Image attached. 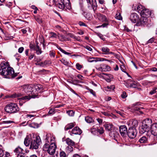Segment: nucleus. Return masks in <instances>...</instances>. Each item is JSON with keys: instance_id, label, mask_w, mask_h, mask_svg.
<instances>
[{"instance_id": "59", "label": "nucleus", "mask_w": 157, "mask_h": 157, "mask_svg": "<svg viewBox=\"0 0 157 157\" xmlns=\"http://www.w3.org/2000/svg\"><path fill=\"white\" fill-rule=\"evenodd\" d=\"M117 113L119 114L120 115L122 116L123 117H125V115L122 112L119 111H117Z\"/></svg>"}, {"instance_id": "2", "label": "nucleus", "mask_w": 157, "mask_h": 157, "mask_svg": "<svg viewBox=\"0 0 157 157\" xmlns=\"http://www.w3.org/2000/svg\"><path fill=\"white\" fill-rule=\"evenodd\" d=\"M33 90L32 91L31 96L27 95L23 97L20 99L23 100H29L31 98H35L37 97L36 94L41 92L43 90V86L40 84L35 85L33 86Z\"/></svg>"}, {"instance_id": "22", "label": "nucleus", "mask_w": 157, "mask_h": 157, "mask_svg": "<svg viewBox=\"0 0 157 157\" xmlns=\"http://www.w3.org/2000/svg\"><path fill=\"white\" fill-rule=\"evenodd\" d=\"M104 126L105 130L108 131H111L113 129V126L112 124H105Z\"/></svg>"}, {"instance_id": "23", "label": "nucleus", "mask_w": 157, "mask_h": 157, "mask_svg": "<svg viewBox=\"0 0 157 157\" xmlns=\"http://www.w3.org/2000/svg\"><path fill=\"white\" fill-rule=\"evenodd\" d=\"M143 109V107H141L136 105H134V106L132 108V109L133 110L135 111H138L140 113H143V112L140 110V109Z\"/></svg>"}, {"instance_id": "38", "label": "nucleus", "mask_w": 157, "mask_h": 157, "mask_svg": "<svg viewBox=\"0 0 157 157\" xmlns=\"http://www.w3.org/2000/svg\"><path fill=\"white\" fill-rule=\"evenodd\" d=\"M58 49L62 53H63L65 54L66 55H71V53L69 52H68L65 51H64V50L63 49L61 48L60 47H59L58 48Z\"/></svg>"}, {"instance_id": "34", "label": "nucleus", "mask_w": 157, "mask_h": 157, "mask_svg": "<svg viewBox=\"0 0 157 157\" xmlns=\"http://www.w3.org/2000/svg\"><path fill=\"white\" fill-rule=\"evenodd\" d=\"M131 80L129 79L126 81H124V84L125 85V86L127 87L128 88H129L130 86V83L131 82Z\"/></svg>"}, {"instance_id": "44", "label": "nucleus", "mask_w": 157, "mask_h": 157, "mask_svg": "<svg viewBox=\"0 0 157 157\" xmlns=\"http://www.w3.org/2000/svg\"><path fill=\"white\" fill-rule=\"evenodd\" d=\"M67 113L70 116H73L74 114V112L72 110H68L67 111Z\"/></svg>"}, {"instance_id": "62", "label": "nucleus", "mask_w": 157, "mask_h": 157, "mask_svg": "<svg viewBox=\"0 0 157 157\" xmlns=\"http://www.w3.org/2000/svg\"><path fill=\"white\" fill-rule=\"evenodd\" d=\"M49 146H50L48 144L46 143L44 146V150L45 148H48Z\"/></svg>"}, {"instance_id": "21", "label": "nucleus", "mask_w": 157, "mask_h": 157, "mask_svg": "<svg viewBox=\"0 0 157 157\" xmlns=\"http://www.w3.org/2000/svg\"><path fill=\"white\" fill-rule=\"evenodd\" d=\"M142 129V133H144L145 132H147L149 130V126L145 124L144 122H143L142 126L141 129Z\"/></svg>"}, {"instance_id": "24", "label": "nucleus", "mask_w": 157, "mask_h": 157, "mask_svg": "<svg viewBox=\"0 0 157 157\" xmlns=\"http://www.w3.org/2000/svg\"><path fill=\"white\" fill-rule=\"evenodd\" d=\"M65 141L66 143L69 145L73 146L75 145V142L69 138L66 139Z\"/></svg>"}, {"instance_id": "35", "label": "nucleus", "mask_w": 157, "mask_h": 157, "mask_svg": "<svg viewBox=\"0 0 157 157\" xmlns=\"http://www.w3.org/2000/svg\"><path fill=\"white\" fill-rule=\"evenodd\" d=\"M131 82L129 87H132L134 88H136L137 87V85L134 82L131 80Z\"/></svg>"}, {"instance_id": "42", "label": "nucleus", "mask_w": 157, "mask_h": 157, "mask_svg": "<svg viewBox=\"0 0 157 157\" xmlns=\"http://www.w3.org/2000/svg\"><path fill=\"white\" fill-rule=\"evenodd\" d=\"M100 18L101 19L102 21H107V20L105 16L101 14H100Z\"/></svg>"}, {"instance_id": "3", "label": "nucleus", "mask_w": 157, "mask_h": 157, "mask_svg": "<svg viewBox=\"0 0 157 157\" xmlns=\"http://www.w3.org/2000/svg\"><path fill=\"white\" fill-rule=\"evenodd\" d=\"M132 8L134 10L137 11L140 13L142 17H146L147 18V17H149L151 15L152 13L151 11H150L148 9H146L140 5L137 6L136 5L135 6L133 5Z\"/></svg>"}, {"instance_id": "19", "label": "nucleus", "mask_w": 157, "mask_h": 157, "mask_svg": "<svg viewBox=\"0 0 157 157\" xmlns=\"http://www.w3.org/2000/svg\"><path fill=\"white\" fill-rule=\"evenodd\" d=\"M7 65L5 63H1L0 67V74L2 75L3 74L4 71H6L7 67Z\"/></svg>"}, {"instance_id": "47", "label": "nucleus", "mask_w": 157, "mask_h": 157, "mask_svg": "<svg viewBox=\"0 0 157 157\" xmlns=\"http://www.w3.org/2000/svg\"><path fill=\"white\" fill-rule=\"evenodd\" d=\"M35 20L39 23H40L42 22V20L41 19L40 17H35Z\"/></svg>"}, {"instance_id": "7", "label": "nucleus", "mask_w": 157, "mask_h": 157, "mask_svg": "<svg viewBox=\"0 0 157 157\" xmlns=\"http://www.w3.org/2000/svg\"><path fill=\"white\" fill-rule=\"evenodd\" d=\"M56 147L55 143V138L53 137L52 139H51V144L47 150L48 152L50 155H53L55 152Z\"/></svg>"}, {"instance_id": "55", "label": "nucleus", "mask_w": 157, "mask_h": 157, "mask_svg": "<svg viewBox=\"0 0 157 157\" xmlns=\"http://www.w3.org/2000/svg\"><path fill=\"white\" fill-rule=\"evenodd\" d=\"M122 98H124L127 97L126 93L125 92H123V94L121 95Z\"/></svg>"}, {"instance_id": "60", "label": "nucleus", "mask_w": 157, "mask_h": 157, "mask_svg": "<svg viewBox=\"0 0 157 157\" xmlns=\"http://www.w3.org/2000/svg\"><path fill=\"white\" fill-rule=\"evenodd\" d=\"M24 48L23 47H21L18 49V52L20 53H21L24 50Z\"/></svg>"}, {"instance_id": "8", "label": "nucleus", "mask_w": 157, "mask_h": 157, "mask_svg": "<svg viewBox=\"0 0 157 157\" xmlns=\"http://www.w3.org/2000/svg\"><path fill=\"white\" fill-rule=\"evenodd\" d=\"M127 133L129 138H134L137 134L136 130L135 128H129Z\"/></svg>"}, {"instance_id": "16", "label": "nucleus", "mask_w": 157, "mask_h": 157, "mask_svg": "<svg viewBox=\"0 0 157 157\" xmlns=\"http://www.w3.org/2000/svg\"><path fill=\"white\" fill-rule=\"evenodd\" d=\"M151 132L152 134L155 136L157 135V123L153 124L151 127Z\"/></svg>"}, {"instance_id": "15", "label": "nucleus", "mask_w": 157, "mask_h": 157, "mask_svg": "<svg viewBox=\"0 0 157 157\" xmlns=\"http://www.w3.org/2000/svg\"><path fill=\"white\" fill-rule=\"evenodd\" d=\"M106 60V59L105 58L99 57H90L88 59V61L91 63L93 62H96L98 61H104V60Z\"/></svg>"}, {"instance_id": "61", "label": "nucleus", "mask_w": 157, "mask_h": 157, "mask_svg": "<svg viewBox=\"0 0 157 157\" xmlns=\"http://www.w3.org/2000/svg\"><path fill=\"white\" fill-rule=\"evenodd\" d=\"M85 48H86L88 50L91 51L92 50V48L89 46H86L85 47Z\"/></svg>"}, {"instance_id": "25", "label": "nucleus", "mask_w": 157, "mask_h": 157, "mask_svg": "<svg viewBox=\"0 0 157 157\" xmlns=\"http://www.w3.org/2000/svg\"><path fill=\"white\" fill-rule=\"evenodd\" d=\"M75 124L73 123H70L68 124L64 128L65 130L67 131L69 129L72 128L75 126Z\"/></svg>"}, {"instance_id": "52", "label": "nucleus", "mask_w": 157, "mask_h": 157, "mask_svg": "<svg viewBox=\"0 0 157 157\" xmlns=\"http://www.w3.org/2000/svg\"><path fill=\"white\" fill-rule=\"evenodd\" d=\"M61 61L65 65H67L68 64V62L64 59H62L61 60Z\"/></svg>"}, {"instance_id": "5", "label": "nucleus", "mask_w": 157, "mask_h": 157, "mask_svg": "<svg viewBox=\"0 0 157 157\" xmlns=\"http://www.w3.org/2000/svg\"><path fill=\"white\" fill-rule=\"evenodd\" d=\"M2 75L5 76L6 78H13L17 75V74H14L13 69L11 67H8L6 71H4Z\"/></svg>"}, {"instance_id": "40", "label": "nucleus", "mask_w": 157, "mask_h": 157, "mask_svg": "<svg viewBox=\"0 0 157 157\" xmlns=\"http://www.w3.org/2000/svg\"><path fill=\"white\" fill-rule=\"evenodd\" d=\"M115 88V86L113 85H111L110 86H107L106 87V90L108 91H110L113 90Z\"/></svg>"}, {"instance_id": "27", "label": "nucleus", "mask_w": 157, "mask_h": 157, "mask_svg": "<svg viewBox=\"0 0 157 157\" xmlns=\"http://www.w3.org/2000/svg\"><path fill=\"white\" fill-rule=\"evenodd\" d=\"M101 50L103 52L102 53L104 54H108L109 53V51H110L109 49L106 47L102 48Z\"/></svg>"}, {"instance_id": "18", "label": "nucleus", "mask_w": 157, "mask_h": 157, "mask_svg": "<svg viewBox=\"0 0 157 157\" xmlns=\"http://www.w3.org/2000/svg\"><path fill=\"white\" fill-rule=\"evenodd\" d=\"M82 133L81 129L78 127H76L73 128L71 131L70 135H72V134L75 135H80Z\"/></svg>"}, {"instance_id": "58", "label": "nucleus", "mask_w": 157, "mask_h": 157, "mask_svg": "<svg viewBox=\"0 0 157 157\" xmlns=\"http://www.w3.org/2000/svg\"><path fill=\"white\" fill-rule=\"evenodd\" d=\"M71 37L72 38L74 39H75L78 41H79L80 40L79 37H77V36H75L73 35H71Z\"/></svg>"}, {"instance_id": "14", "label": "nucleus", "mask_w": 157, "mask_h": 157, "mask_svg": "<svg viewBox=\"0 0 157 157\" xmlns=\"http://www.w3.org/2000/svg\"><path fill=\"white\" fill-rule=\"evenodd\" d=\"M130 19L132 22L135 23L137 22L139 18V16L136 13H132L130 17Z\"/></svg>"}, {"instance_id": "48", "label": "nucleus", "mask_w": 157, "mask_h": 157, "mask_svg": "<svg viewBox=\"0 0 157 157\" xmlns=\"http://www.w3.org/2000/svg\"><path fill=\"white\" fill-rule=\"evenodd\" d=\"M29 47L31 49L34 50L36 49V46H35V45L33 44H30L29 45Z\"/></svg>"}, {"instance_id": "1", "label": "nucleus", "mask_w": 157, "mask_h": 157, "mask_svg": "<svg viewBox=\"0 0 157 157\" xmlns=\"http://www.w3.org/2000/svg\"><path fill=\"white\" fill-rule=\"evenodd\" d=\"M55 4L59 9L63 10L64 9H70L71 8L69 0H53L51 2H48L47 3L49 6H51Z\"/></svg>"}, {"instance_id": "43", "label": "nucleus", "mask_w": 157, "mask_h": 157, "mask_svg": "<svg viewBox=\"0 0 157 157\" xmlns=\"http://www.w3.org/2000/svg\"><path fill=\"white\" fill-rule=\"evenodd\" d=\"M30 127L34 128H37L38 127V125L37 124L34 123H32L29 124Z\"/></svg>"}, {"instance_id": "53", "label": "nucleus", "mask_w": 157, "mask_h": 157, "mask_svg": "<svg viewBox=\"0 0 157 157\" xmlns=\"http://www.w3.org/2000/svg\"><path fill=\"white\" fill-rule=\"evenodd\" d=\"M157 89V88L155 87V88H154V89L151 90L150 92V94L151 95H152L153 94H154V93H155L156 92V90Z\"/></svg>"}, {"instance_id": "9", "label": "nucleus", "mask_w": 157, "mask_h": 157, "mask_svg": "<svg viewBox=\"0 0 157 157\" xmlns=\"http://www.w3.org/2000/svg\"><path fill=\"white\" fill-rule=\"evenodd\" d=\"M147 19L146 17H141L140 19L138 21L136 25L137 26H145L147 25Z\"/></svg>"}, {"instance_id": "37", "label": "nucleus", "mask_w": 157, "mask_h": 157, "mask_svg": "<svg viewBox=\"0 0 157 157\" xmlns=\"http://www.w3.org/2000/svg\"><path fill=\"white\" fill-rule=\"evenodd\" d=\"M115 18L119 20H122V18L121 15V13L118 12L117 13L116 15Z\"/></svg>"}, {"instance_id": "33", "label": "nucleus", "mask_w": 157, "mask_h": 157, "mask_svg": "<svg viewBox=\"0 0 157 157\" xmlns=\"http://www.w3.org/2000/svg\"><path fill=\"white\" fill-rule=\"evenodd\" d=\"M85 120L88 123H92L94 121V120L92 118L89 116H86L85 117Z\"/></svg>"}, {"instance_id": "54", "label": "nucleus", "mask_w": 157, "mask_h": 157, "mask_svg": "<svg viewBox=\"0 0 157 157\" xmlns=\"http://www.w3.org/2000/svg\"><path fill=\"white\" fill-rule=\"evenodd\" d=\"M154 41V39L153 38H151L147 42V44H149V43H153V42Z\"/></svg>"}, {"instance_id": "11", "label": "nucleus", "mask_w": 157, "mask_h": 157, "mask_svg": "<svg viewBox=\"0 0 157 157\" xmlns=\"http://www.w3.org/2000/svg\"><path fill=\"white\" fill-rule=\"evenodd\" d=\"M22 151L23 150L21 147H18L14 150V152L18 153L17 157H24L25 156L28 157L26 154L22 152Z\"/></svg>"}, {"instance_id": "39", "label": "nucleus", "mask_w": 157, "mask_h": 157, "mask_svg": "<svg viewBox=\"0 0 157 157\" xmlns=\"http://www.w3.org/2000/svg\"><path fill=\"white\" fill-rule=\"evenodd\" d=\"M65 150L66 151L70 152L73 151V148L71 146H67Z\"/></svg>"}, {"instance_id": "29", "label": "nucleus", "mask_w": 157, "mask_h": 157, "mask_svg": "<svg viewBox=\"0 0 157 157\" xmlns=\"http://www.w3.org/2000/svg\"><path fill=\"white\" fill-rule=\"evenodd\" d=\"M58 37L59 40L62 41H66L67 39L65 36L61 34H58Z\"/></svg>"}, {"instance_id": "50", "label": "nucleus", "mask_w": 157, "mask_h": 157, "mask_svg": "<svg viewBox=\"0 0 157 157\" xmlns=\"http://www.w3.org/2000/svg\"><path fill=\"white\" fill-rule=\"evenodd\" d=\"M49 55L51 57H54L55 56V52L53 51H50V52Z\"/></svg>"}, {"instance_id": "51", "label": "nucleus", "mask_w": 157, "mask_h": 157, "mask_svg": "<svg viewBox=\"0 0 157 157\" xmlns=\"http://www.w3.org/2000/svg\"><path fill=\"white\" fill-rule=\"evenodd\" d=\"M59 155L60 157H66V154L63 151L60 152Z\"/></svg>"}, {"instance_id": "4", "label": "nucleus", "mask_w": 157, "mask_h": 157, "mask_svg": "<svg viewBox=\"0 0 157 157\" xmlns=\"http://www.w3.org/2000/svg\"><path fill=\"white\" fill-rule=\"evenodd\" d=\"M5 111L8 113H15L19 110L17 105L15 103H11L8 104L4 108Z\"/></svg>"}, {"instance_id": "32", "label": "nucleus", "mask_w": 157, "mask_h": 157, "mask_svg": "<svg viewBox=\"0 0 157 157\" xmlns=\"http://www.w3.org/2000/svg\"><path fill=\"white\" fill-rule=\"evenodd\" d=\"M48 62L45 61L44 62H41L40 63L37 62L36 63V64L37 65H39L41 67H44L48 64Z\"/></svg>"}, {"instance_id": "26", "label": "nucleus", "mask_w": 157, "mask_h": 157, "mask_svg": "<svg viewBox=\"0 0 157 157\" xmlns=\"http://www.w3.org/2000/svg\"><path fill=\"white\" fill-rule=\"evenodd\" d=\"M139 142L142 144L146 143L147 142V138L145 136H143L139 139Z\"/></svg>"}, {"instance_id": "46", "label": "nucleus", "mask_w": 157, "mask_h": 157, "mask_svg": "<svg viewBox=\"0 0 157 157\" xmlns=\"http://www.w3.org/2000/svg\"><path fill=\"white\" fill-rule=\"evenodd\" d=\"M14 122L12 121H3L2 122V124H9L13 123Z\"/></svg>"}, {"instance_id": "13", "label": "nucleus", "mask_w": 157, "mask_h": 157, "mask_svg": "<svg viewBox=\"0 0 157 157\" xmlns=\"http://www.w3.org/2000/svg\"><path fill=\"white\" fill-rule=\"evenodd\" d=\"M33 86L32 85H24L23 87V90L25 93L29 94V96L30 95V93L31 92V93H32V91L33 90Z\"/></svg>"}, {"instance_id": "30", "label": "nucleus", "mask_w": 157, "mask_h": 157, "mask_svg": "<svg viewBox=\"0 0 157 157\" xmlns=\"http://www.w3.org/2000/svg\"><path fill=\"white\" fill-rule=\"evenodd\" d=\"M30 139L28 136H27L25 139L24 144L26 146H29L30 143Z\"/></svg>"}, {"instance_id": "36", "label": "nucleus", "mask_w": 157, "mask_h": 157, "mask_svg": "<svg viewBox=\"0 0 157 157\" xmlns=\"http://www.w3.org/2000/svg\"><path fill=\"white\" fill-rule=\"evenodd\" d=\"M121 70H122V71H123V72H124L125 73H126L127 74V75L129 76V77H130V75H129L127 73L126 71H125V70H126V68L125 67V66L124 65H122L121 66Z\"/></svg>"}, {"instance_id": "20", "label": "nucleus", "mask_w": 157, "mask_h": 157, "mask_svg": "<svg viewBox=\"0 0 157 157\" xmlns=\"http://www.w3.org/2000/svg\"><path fill=\"white\" fill-rule=\"evenodd\" d=\"M109 135L113 139H115L117 137L118 133L115 130L113 129L109 133Z\"/></svg>"}, {"instance_id": "31", "label": "nucleus", "mask_w": 157, "mask_h": 157, "mask_svg": "<svg viewBox=\"0 0 157 157\" xmlns=\"http://www.w3.org/2000/svg\"><path fill=\"white\" fill-rule=\"evenodd\" d=\"M35 50L36 51V53L38 55L40 54L42 52L41 49L38 45L36 46V49Z\"/></svg>"}, {"instance_id": "56", "label": "nucleus", "mask_w": 157, "mask_h": 157, "mask_svg": "<svg viewBox=\"0 0 157 157\" xmlns=\"http://www.w3.org/2000/svg\"><path fill=\"white\" fill-rule=\"evenodd\" d=\"M4 155V151L2 149H0V157H3Z\"/></svg>"}, {"instance_id": "17", "label": "nucleus", "mask_w": 157, "mask_h": 157, "mask_svg": "<svg viewBox=\"0 0 157 157\" xmlns=\"http://www.w3.org/2000/svg\"><path fill=\"white\" fill-rule=\"evenodd\" d=\"M127 124L131 128H135L138 125V121L136 120L132 119L128 121Z\"/></svg>"}, {"instance_id": "49", "label": "nucleus", "mask_w": 157, "mask_h": 157, "mask_svg": "<svg viewBox=\"0 0 157 157\" xmlns=\"http://www.w3.org/2000/svg\"><path fill=\"white\" fill-rule=\"evenodd\" d=\"M76 66L77 69L80 70L82 68V66L79 63H76Z\"/></svg>"}, {"instance_id": "64", "label": "nucleus", "mask_w": 157, "mask_h": 157, "mask_svg": "<svg viewBox=\"0 0 157 157\" xmlns=\"http://www.w3.org/2000/svg\"><path fill=\"white\" fill-rule=\"evenodd\" d=\"M98 121V122L99 123V124H101L102 122V120L101 119L98 118L96 119Z\"/></svg>"}, {"instance_id": "28", "label": "nucleus", "mask_w": 157, "mask_h": 157, "mask_svg": "<svg viewBox=\"0 0 157 157\" xmlns=\"http://www.w3.org/2000/svg\"><path fill=\"white\" fill-rule=\"evenodd\" d=\"M143 122H144L145 124L150 127L152 123V121L151 119L147 118Z\"/></svg>"}, {"instance_id": "12", "label": "nucleus", "mask_w": 157, "mask_h": 157, "mask_svg": "<svg viewBox=\"0 0 157 157\" xmlns=\"http://www.w3.org/2000/svg\"><path fill=\"white\" fill-rule=\"evenodd\" d=\"M119 131L122 136H125L127 133V128L124 125H121L119 127Z\"/></svg>"}, {"instance_id": "10", "label": "nucleus", "mask_w": 157, "mask_h": 157, "mask_svg": "<svg viewBox=\"0 0 157 157\" xmlns=\"http://www.w3.org/2000/svg\"><path fill=\"white\" fill-rule=\"evenodd\" d=\"M100 66L99 67L96 66V69L101 71H107L110 70V67L107 65L103 64Z\"/></svg>"}, {"instance_id": "63", "label": "nucleus", "mask_w": 157, "mask_h": 157, "mask_svg": "<svg viewBox=\"0 0 157 157\" xmlns=\"http://www.w3.org/2000/svg\"><path fill=\"white\" fill-rule=\"evenodd\" d=\"M88 90H89L90 93L91 94H92L93 95H94V96L96 95L95 93V92H94L93 90H92V89H89Z\"/></svg>"}, {"instance_id": "45", "label": "nucleus", "mask_w": 157, "mask_h": 157, "mask_svg": "<svg viewBox=\"0 0 157 157\" xmlns=\"http://www.w3.org/2000/svg\"><path fill=\"white\" fill-rule=\"evenodd\" d=\"M49 114L52 115L53 114L55 113V109L52 108L50 109L48 113Z\"/></svg>"}, {"instance_id": "41", "label": "nucleus", "mask_w": 157, "mask_h": 157, "mask_svg": "<svg viewBox=\"0 0 157 157\" xmlns=\"http://www.w3.org/2000/svg\"><path fill=\"white\" fill-rule=\"evenodd\" d=\"M97 131L100 134H102L104 132V130L102 127H100L99 128H98Z\"/></svg>"}, {"instance_id": "57", "label": "nucleus", "mask_w": 157, "mask_h": 157, "mask_svg": "<svg viewBox=\"0 0 157 157\" xmlns=\"http://www.w3.org/2000/svg\"><path fill=\"white\" fill-rule=\"evenodd\" d=\"M51 37H56V33H53V32H51Z\"/></svg>"}, {"instance_id": "6", "label": "nucleus", "mask_w": 157, "mask_h": 157, "mask_svg": "<svg viewBox=\"0 0 157 157\" xmlns=\"http://www.w3.org/2000/svg\"><path fill=\"white\" fill-rule=\"evenodd\" d=\"M40 143L41 140L40 137L39 136H36L35 139L31 141L30 148L32 149H37Z\"/></svg>"}]
</instances>
